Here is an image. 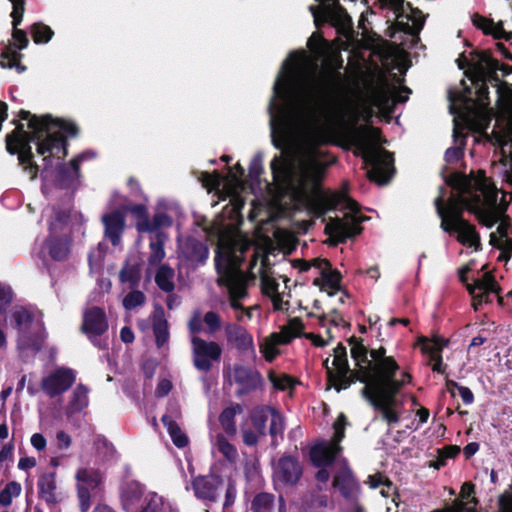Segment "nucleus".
Segmentation results:
<instances>
[{"label":"nucleus","instance_id":"nucleus-25","mask_svg":"<svg viewBox=\"0 0 512 512\" xmlns=\"http://www.w3.org/2000/svg\"><path fill=\"white\" fill-rule=\"evenodd\" d=\"M410 90L407 87H387L382 86L375 89L372 93L370 103L379 108L389 107L391 104L405 102L408 99Z\"/></svg>","mask_w":512,"mask_h":512},{"label":"nucleus","instance_id":"nucleus-28","mask_svg":"<svg viewBox=\"0 0 512 512\" xmlns=\"http://www.w3.org/2000/svg\"><path fill=\"white\" fill-rule=\"evenodd\" d=\"M179 249L182 262H187L193 268L203 264L209 254L207 247L194 239H188L185 242L180 241Z\"/></svg>","mask_w":512,"mask_h":512},{"label":"nucleus","instance_id":"nucleus-59","mask_svg":"<svg viewBox=\"0 0 512 512\" xmlns=\"http://www.w3.org/2000/svg\"><path fill=\"white\" fill-rule=\"evenodd\" d=\"M56 443L60 450L68 449L72 444V439L69 434L64 431H58L56 433Z\"/></svg>","mask_w":512,"mask_h":512},{"label":"nucleus","instance_id":"nucleus-18","mask_svg":"<svg viewBox=\"0 0 512 512\" xmlns=\"http://www.w3.org/2000/svg\"><path fill=\"white\" fill-rule=\"evenodd\" d=\"M13 40L14 46H8L2 52L0 56V66L2 68H15L17 72L22 73L25 71V67L21 65L20 60L22 55L17 51V49L22 50L28 45V38L26 33L23 30L17 29V27H13Z\"/></svg>","mask_w":512,"mask_h":512},{"label":"nucleus","instance_id":"nucleus-29","mask_svg":"<svg viewBox=\"0 0 512 512\" xmlns=\"http://www.w3.org/2000/svg\"><path fill=\"white\" fill-rule=\"evenodd\" d=\"M220 485L221 479L216 475L199 476L192 482L195 496L198 499L210 502L216 501Z\"/></svg>","mask_w":512,"mask_h":512},{"label":"nucleus","instance_id":"nucleus-37","mask_svg":"<svg viewBox=\"0 0 512 512\" xmlns=\"http://www.w3.org/2000/svg\"><path fill=\"white\" fill-rule=\"evenodd\" d=\"M68 252L69 245L66 238L54 239L51 237L40 252V255L45 258L46 254H48L55 260H62L68 255Z\"/></svg>","mask_w":512,"mask_h":512},{"label":"nucleus","instance_id":"nucleus-12","mask_svg":"<svg viewBox=\"0 0 512 512\" xmlns=\"http://www.w3.org/2000/svg\"><path fill=\"white\" fill-rule=\"evenodd\" d=\"M475 88L477 89V98L471 99L467 95L462 96L461 112L464 125L476 131H484L491 119L492 110L488 108V87L484 80H475Z\"/></svg>","mask_w":512,"mask_h":512},{"label":"nucleus","instance_id":"nucleus-15","mask_svg":"<svg viewBox=\"0 0 512 512\" xmlns=\"http://www.w3.org/2000/svg\"><path fill=\"white\" fill-rule=\"evenodd\" d=\"M194 366L201 371L211 369L213 362L221 358L222 348L214 341H206L200 337L193 336L191 339Z\"/></svg>","mask_w":512,"mask_h":512},{"label":"nucleus","instance_id":"nucleus-33","mask_svg":"<svg viewBox=\"0 0 512 512\" xmlns=\"http://www.w3.org/2000/svg\"><path fill=\"white\" fill-rule=\"evenodd\" d=\"M472 20L473 24L481 29L484 34L491 35L495 39L512 40V32L506 31L503 28L502 22L496 23L491 19L479 15H475Z\"/></svg>","mask_w":512,"mask_h":512},{"label":"nucleus","instance_id":"nucleus-45","mask_svg":"<svg viewBox=\"0 0 512 512\" xmlns=\"http://www.w3.org/2000/svg\"><path fill=\"white\" fill-rule=\"evenodd\" d=\"M398 24L405 26L408 33L416 35L422 29L424 18L421 12H412V15H400L398 17Z\"/></svg>","mask_w":512,"mask_h":512},{"label":"nucleus","instance_id":"nucleus-62","mask_svg":"<svg viewBox=\"0 0 512 512\" xmlns=\"http://www.w3.org/2000/svg\"><path fill=\"white\" fill-rule=\"evenodd\" d=\"M469 504V501L463 502V501H457L454 503V505L441 510V511H434V512H462L463 510H466L467 512H474L473 507L467 506Z\"/></svg>","mask_w":512,"mask_h":512},{"label":"nucleus","instance_id":"nucleus-60","mask_svg":"<svg viewBox=\"0 0 512 512\" xmlns=\"http://www.w3.org/2000/svg\"><path fill=\"white\" fill-rule=\"evenodd\" d=\"M203 318L200 312H195L189 321V330L191 333H198L202 330Z\"/></svg>","mask_w":512,"mask_h":512},{"label":"nucleus","instance_id":"nucleus-31","mask_svg":"<svg viewBox=\"0 0 512 512\" xmlns=\"http://www.w3.org/2000/svg\"><path fill=\"white\" fill-rule=\"evenodd\" d=\"M224 330L229 343L242 351L255 352L253 337L245 328L234 323H227Z\"/></svg>","mask_w":512,"mask_h":512},{"label":"nucleus","instance_id":"nucleus-32","mask_svg":"<svg viewBox=\"0 0 512 512\" xmlns=\"http://www.w3.org/2000/svg\"><path fill=\"white\" fill-rule=\"evenodd\" d=\"M39 497L48 505L53 506L61 499V494L57 490L56 473H43L37 483Z\"/></svg>","mask_w":512,"mask_h":512},{"label":"nucleus","instance_id":"nucleus-64","mask_svg":"<svg viewBox=\"0 0 512 512\" xmlns=\"http://www.w3.org/2000/svg\"><path fill=\"white\" fill-rule=\"evenodd\" d=\"M172 389V384L168 379H162L159 381L156 388V395L159 397L166 396Z\"/></svg>","mask_w":512,"mask_h":512},{"label":"nucleus","instance_id":"nucleus-42","mask_svg":"<svg viewBox=\"0 0 512 512\" xmlns=\"http://www.w3.org/2000/svg\"><path fill=\"white\" fill-rule=\"evenodd\" d=\"M419 342L422 352L427 354L430 359L441 356L442 350L448 344V341L440 336H434L431 339L423 337Z\"/></svg>","mask_w":512,"mask_h":512},{"label":"nucleus","instance_id":"nucleus-7","mask_svg":"<svg viewBox=\"0 0 512 512\" xmlns=\"http://www.w3.org/2000/svg\"><path fill=\"white\" fill-rule=\"evenodd\" d=\"M357 154L369 166L367 175L378 184H385L392 172V155L380 147L382 143L380 131L377 128L362 126L355 135Z\"/></svg>","mask_w":512,"mask_h":512},{"label":"nucleus","instance_id":"nucleus-47","mask_svg":"<svg viewBox=\"0 0 512 512\" xmlns=\"http://www.w3.org/2000/svg\"><path fill=\"white\" fill-rule=\"evenodd\" d=\"M268 379L277 390L286 391L294 387L295 381L289 375L284 373H278L276 371H269Z\"/></svg>","mask_w":512,"mask_h":512},{"label":"nucleus","instance_id":"nucleus-44","mask_svg":"<svg viewBox=\"0 0 512 512\" xmlns=\"http://www.w3.org/2000/svg\"><path fill=\"white\" fill-rule=\"evenodd\" d=\"M162 422H163L164 426L167 428V431H168L173 443L177 447L182 448L187 445V443H188L187 436L183 433L181 428L178 426V424L174 420H172L169 416L164 415L162 417Z\"/></svg>","mask_w":512,"mask_h":512},{"label":"nucleus","instance_id":"nucleus-14","mask_svg":"<svg viewBox=\"0 0 512 512\" xmlns=\"http://www.w3.org/2000/svg\"><path fill=\"white\" fill-rule=\"evenodd\" d=\"M329 359H326L324 364L327 369L328 380L337 391L346 389L350 386L353 380L350 379L349 366L347 361L346 348L338 345L334 349V355L331 362L332 366L328 365Z\"/></svg>","mask_w":512,"mask_h":512},{"label":"nucleus","instance_id":"nucleus-23","mask_svg":"<svg viewBox=\"0 0 512 512\" xmlns=\"http://www.w3.org/2000/svg\"><path fill=\"white\" fill-rule=\"evenodd\" d=\"M108 329L105 312L99 307H90L83 313L82 331L90 338L99 336Z\"/></svg>","mask_w":512,"mask_h":512},{"label":"nucleus","instance_id":"nucleus-40","mask_svg":"<svg viewBox=\"0 0 512 512\" xmlns=\"http://www.w3.org/2000/svg\"><path fill=\"white\" fill-rule=\"evenodd\" d=\"M143 507V512H177L171 502L153 492L145 496Z\"/></svg>","mask_w":512,"mask_h":512},{"label":"nucleus","instance_id":"nucleus-49","mask_svg":"<svg viewBox=\"0 0 512 512\" xmlns=\"http://www.w3.org/2000/svg\"><path fill=\"white\" fill-rule=\"evenodd\" d=\"M22 487L16 481L9 482L3 490L0 491V506L7 507L11 505L14 498L21 494Z\"/></svg>","mask_w":512,"mask_h":512},{"label":"nucleus","instance_id":"nucleus-22","mask_svg":"<svg viewBox=\"0 0 512 512\" xmlns=\"http://www.w3.org/2000/svg\"><path fill=\"white\" fill-rule=\"evenodd\" d=\"M131 212L137 218L136 227L139 232H157L160 228L172 225V219L165 213L159 212L150 222L147 219L146 208L143 205H135L131 208Z\"/></svg>","mask_w":512,"mask_h":512},{"label":"nucleus","instance_id":"nucleus-57","mask_svg":"<svg viewBox=\"0 0 512 512\" xmlns=\"http://www.w3.org/2000/svg\"><path fill=\"white\" fill-rule=\"evenodd\" d=\"M12 3L13 10L11 12V17L13 19L12 24L13 27H17L22 18L25 11L24 0H9Z\"/></svg>","mask_w":512,"mask_h":512},{"label":"nucleus","instance_id":"nucleus-54","mask_svg":"<svg viewBox=\"0 0 512 512\" xmlns=\"http://www.w3.org/2000/svg\"><path fill=\"white\" fill-rule=\"evenodd\" d=\"M511 161H512L511 152L509 151V153L507 154L505 147H502L500 162L504 169L503 170L504 179L506 180V182H508L509 184L512 185V168L510 166Z\"/></svg>","mask_w":512,"mask_h":512},{"label":"nucleus","instance_id":"nucleus-34","mask_svg":"<svg viewBox=\"0 0 512 512\" xmlns=\"http://www.w3.org/2000/svg\"><path fill=\"white\" fill-rule=\"evenodd\" d=\"M142 487L137 482H130L125 485L122 490L121 499L124 509L127 511H134L138 507L144 506L142 499Z\"/></svg>","mask_w":512,"mask_h":512},{"label":"nucleus","instance_id":"nucleus-27","mask_svg":"<svg viewBox=\"0 0 512 512\" xmlns=\"http://www.w3.org/2000/svg\"><path fill=\"white\" fill-rule=\"evenodd\" d=\"M467 290L473 297V305L477 309V305L482 302L489 301L491 293L497 294L499 287L491 274L486 273L482 278H478L472 284H467Z\"/></svg>","mask_w":512,"mask_h":512},{"label":"nucleus","instance_id":"nucleus-58","mask_svg":"<svg viewBox=\"0 0 512 512\" xmlns=\"http://www.w3.org/2000/svg\"><path fill=\"white\" fill-rule=\"evenodd\" d=\"M12 296L13 294L10 287L0 285V313L12 301Z\"/></svg>","mask_w":512,"mask_h":512},{"label":"nucleus","instance_id":"nucleus-20","mask_svg":"<svg viewBox=\"0 0 512 512\" xmlns=\"http://www.w3.org/2000/svg\"><path fill=\"white\" fill-rule=\"evenodd\" d=\"M497 126L512 139V87L504 84L497 89Z\"/></svg>","mask_w":512,"mask_h":512},{"label":"nucleus","instance_id":"nucleus-17","mask_svg":"<svg viewBox=\"0 0 512 512\" xmlns=\"http://www.w3.org/2000/svg\"><path fill=\"white\" fill-rule=\"evenodd\" d=\"M231 384L238 386L237 393L242 395L261 386L262 377L259 372L243 365H234L227 372Z\"/></svg>","mask_w":512,"mask_h":512},{"label":"nucleus","instance_id":"nucleus-41","mask_svg":"<svg viewBox=\"0 0 512 512\" xmlns=\"http://www.w3.org/2000/svg\"><path fill=\"white\" fill-rule=\"evenodd\" d=\"M242 412V407L239 404L227 407L219 417L220 424L226 434L230 437H235L237 427L235 424V416Z\"/></svg>","mask_w":512,"mask_h":512},{"label":"nucleus","instance_id":"nucleus-52","mask_svg":"<svg viewBox=\"0 0 512 512\" xmlns=\"http://www.w3.org/2000/svg\"><path fill=\"white\" fill-rule=\"evenodd\" d=\"M31 35L35 43H47L51 39L53 31L49 26L42 23H35L31 27Z\"/></svg>","mask_w":512,"mask_h":512},{"label":"nucleus","instance_id":"nucleus-5","mask_svg":"<svg viewBox=\"0 0 512 512\" xmlns=\"http://www.w3.org/2000/svg\"><path fill=\"white\" fill-rule=\"evenodd\" d=\"M250 247V241L235 229L221 233L218 239L216 269L218 282L227 288V298L230 307L235 311L239 322L251 320L257 305L245 308L248 298L247 279L241 270L244 252Z\"/></svg>","mask_w":512,"mask_h":512},{"label":"nucleus","instance_id":"nucleus-9","mask_svg":"<svg viewBox=\"0 0 512 512\" xmlns=\"http://www.w3.org/2000/svg\"><path fill=\"white\" fill-rule=\"evenodd\" d=\"M249 276L252 279L259 276L262 292L271 299L275 310L287 309L290 297L288 282L290 280L282 275L277 278L268 265L267 257L259 254L253 255Z\"/></svg>","mask_w":512,"mask_h":512},{"label":"nucleus","instance_id":"nucleus-35","mask_svg":"<svg viewBox=\"0 0 512 512\" xmlns=\"http://www.w3.org/2000/svg\"><path fill=\"white\" fill-rule=\"evenodd\" d=\"M366 483L371 489H379L382 497H392L393 508H397L396 487L386 476L381 473L370 475Z\"/></svg>","mask_w":512,"mask_h":512},{"label":"nucleus","instance_id":"nucleus-26","mask_svg":"<svg viewBox=\"0 0 512 512\" xmlns=\"http://www.w3.org/2000/svg\"><path fill=\"white\" fill-rule=\"evenodd\" d=\"M131 208L125 210H116L103 215L102 222L105 227V237L110 240L113 246L117 247L121 243V235L125 228V211H131Z\"/></svg>","mask_w":512,"mask_h":512},{"label":"nucleus","instance_id":"nucleus-8","mask_svg":"<svg viewBox=\"0 0 512 512\" xmlns=\"http://www.w3.org/2000/svg\"><path fill=\"white\" fill-rule=\"evenodd\" d=\"M9 325L17 332V343L20 350L37 351L40 349L45 338V328L43 315L39 310L16 308L9 316Z\"/></svg>","mask_w":512,"mask_h":512},{"label":"nucleus","instance_id":"nucleus-38","mask_svg":"<svg viewBox=\"0 0 512 512\" xmlns=\"http://www.w3.org/2000/svg\"><path fill=\"white\" fill-rule=\"evenodd\" d=\"M153 331L156 344L159 348L163 347L169 340L168 323L164 318V311L156 309L153 317Z\"/></svg>","mask_w":512,"mask_h":512},{"label":"nucleus","instance_id":"nucleus-13","mask_svg":"<svg viewBox=\"0 0 512 512\" xmlns=\"http://www.w3.org/2000/svg\"><path fill=\"white\" fill-rule=\"evenodd\" d=\"M304 326L299 318H293L283 325L279 332L271 333L259 343V351L268 362L274 361L280 355V346L289 344L294 338L299 337Z\"/></svg>","mask_w":512,"mask_h":512},{"label":"nucleus","instance_id":"nucleus-56","mask_svg":"<svg viewBox=\"0 0 512 512\" xmlns=\"http://www.w3.org/2000/svg\"><path fill=\"white\" fill-rule=\"evenodd\" d=\"M203 321L208 327L209 332L212 334L217 332L221 327V318L213 311L207 312L203 317Z\"/></svg>","mask_w":512,"mask_h":512},{"label":"nucleus","instance_id":"nucleus-11","mask_svg":"<svg viewBox=\"0 0 512 512\" xmlns=\"http://www.w3.org/2000/svg\"><path fill=\"white\" fill-rule=\"evenodd\" d=\"M293 266L300 272H310L313 276V285L327 293L328 296L341 293L340 301L344 302L345 293L341 286V274L332 268L328 260L322 258L298 259L293 261Z\"/></svg>","mask_w":512,"mask_h":512},{"label":"nucleus","instance_id":"nucleus-21","mask_svg":"<svg viewBox=\"0 0 512 512\" xmlns=\"http://www.w3.org/2000/svg\"><path fill=\"white\" fill-rule=\"evenodd\" d=\"M74 381L75 375L72 370L60 368L44 377L41 382V387L49 397H55L65 392Z\"/></svg>","mask_w":512,"mask_h":512},{"label":"nucleus","instance_id":"nucleus-61","mask_svg":"<svg viewBox=\"0 0 512 512\" xmlns=\"http://www.w3.org/2000/svg\"><path fill=\"white\" fill-rule=\"evenodd\" d=\"M235 498H236V485H235L234 481L229 480L228 486L226 489V494H225L224 506L225 507L231 506L234 503Z\"/></svg>","mask_w":512,"mask_h":512},{"label":"nucleus","instance_id":"nucleus-46","mask_svg":"<svg viewBox=\"0 0 512 512\" xmlns=\"http://www.w3.org/2000/svg\"><path fill=\"white\" fill-rule=\"evenodd\" d=\"M155 281L160 289L166 292L174 290V271L167 265H162L158 269Z\"/></svg>","mask_w":512,"mask_h":512},{"label":"nucleus","instance_id":"nucleus-39","mask_svg":"<svg viewBox=\"0 0 512 512\" xmlns=\"http://www.w3.org/2000/svg\"><path fill=\"white\" fill-rule=\"evenodd\" d=\"M88 403V390L83 385L77 386L74 389L72 397L67 405V415L71 416L75 413L82 411L88 406Z\"/></svg>","mask_w":512,"mask_h":512},{"label":"nucleus","instance_id":"nucleus-51","mask_svg":"<svg viewBox=\"0 0 512 512\" xmlns=\"http://www.w3.org/2000/svg\"><path fill=\"white\" fill-rule=\"evenodd\" d=\"M120 280L135 285L140 280V266L138 263L130 264L129 262L120 272Z\"/></svg>","mask_w":512,"mask_h":512},{"label":"nucleus","instance_id":"nucleus-3","mask_svg":"<svg viewBox=\"0 0 512 512\" xmlns=\"http://www.w3.org/2000/svg\"><path fill=\"white\" fill-rule=\"evenodd\" d=\"M351 355L355 361L357 379L365 383L363 396L382 412L389 423L399 420L395 410V395L407 383L411 376L401 371L395 359L386 355L385 348L373 349L368 356L363 344L354 342Z\"/></svg>","mask_w":512,"mask_h":512},{"label":"nucleus","instance_id":"nucleus-10","mask_svg":"<svg viewBox=\"0 0 512 512\" xmlns=\"http://www.w3.org/2000/svg\"><path fill=\"white\" fill-rule=\"evenodd\" d=\"M236 169L239 171V175L232 173L229 178L225 181L218 173H203L201 176V182L208 191L215 190L219 200H230V210L227 212L230 214V218L237 219L244 205V199L242 193L245 190V185L240 179L244 170L239 164L236 165Z\"/></svg>","mask_w":512,"mask_h":512},{"label":"nucleus","instance_id":"nucleus-2","mask_svg":"<svg viewBox=\"0 0 512 512\" xmlns=\"http://www.w3.org/2000/svg\"><path fill=\"white\" fill-rule=\"evenodd\" d=\"M448 184L455 190L444 204V196L435 200L437 213L441 218V228L445 232L457 233V240L464 246L478 250L480 238L474 226L462 218L464 209L476 214L480 222L492 227L501 217L503 208L497 203L498 192L490 186L484 174L471 179L463 175H452Z\"/></svg>","mask_w":512,"mask_h":512},{"label":"nucleus","instance_id":"nucleus-53","mask_svg":"<svg viewBox=\"0 0 512 512\" xmlns=\"http://www.w3.org/2000/svg\"><path fill=\"white\" fill-rule=\"evenodd\" d=\"M145 302V295L141 291H132L123 299V306L127 310L141 306Z\"/></svg>","mask_w":512,"mask_h":512},{"label":"nucleus","instance_id":"nucleus-63","mask_svg":"<svg viewBox=\"0 0 512 512\" xmlns=\"http://www.w3.org/2000/svg\"><path fill=\"white\" fill-rule=\"evenodd\" d=\"M31 445L37 451H43L46 448L47 441L41 433H34L30 438Z\"/></svg>","mask_w":512,"mask_h":512},{"label":"nucleus","instance_id":"nucleus-55","mask_svg":"<svg viewBox=\"0 0 512 512\" xmlns=\"http://www.w3.org/2000/svg\"><path fill=\"white\" fill-rule=\"evenodd\" d=\"M252 426L253 429L246 426L242 428L243 442L249 446L255 445L259 438L265 435V433H259V429L253 424Z\"/></svg>","mask_w":512,"mask_h":512},{"label":"nucleus","instance_id":"nucleus-50","mask_svg":"<svg viewBox=\"0 0 512 512\" xmlns=\"http://www.w3.org/2000/svg\"><path fill=\"white\" fill-rule=\"evenodd\" d=\"M461 129V126L457 122H455L454 138L457 146L451 147L446 150L445 159L449 163L457 161L462 155V146L464 145V142L462 138H459Z\"/></svg>","mask_w":512,"mask_h":512},{"label":"nucleus","instance_id":"nucleus-43","mask_svg":"<svg viewBox=\"0 0 512 512\" xmlns=\"http://www.w3.org/2000/svg\"><path fill=\"white\" fill-rule=\"evenodd\" d=\"M212 450L213 452H219L230 462H234L238 457V452L235 446L222 434H217L215 439L212 441Z\"/></svg>","mask_w":512,"mask_h":512},{"label":"nucleus","instance_id":"nucleus-36","mask_svg":"<svg viewBox=\"0 0 512 512\" xmlns=\"http://www.w3.org/2000/svg\"><path fill=\"white\" fill-rule=\"evenodd\" d=\"M253 512H284V502L282 498L277 501L269 493L258 494L252 502Z\"/></svg>","mask_w":512,"mask_h":512},{"label":"nucleus","instance_id":"nucleus-24","mask_svg":"<svg viewBox=\"0 0 512 512\" xmlns=\"http://www.w3.org/2000/svg\"><path fill=\"white\" fill-rule=\"evenodd\" d=\"M270 422V433L276 435L283 430V419L279 413L269 407H260L253 410L252 424L259 429V433H265L266 422Z\"/></svg>","mask_w":512,"mask_h":512},{"label":"nucleus","instance_id":"nucleus-4","mask_svg":"<svg viewBox=\"0 0 512 512\" xmlns=\"http://www.w3.org/2000/svg\"><path fill=\"white\" fill-rule=\"evenodd\" d=\"M19 117L20 120L27 121V127L32 135L24 129L23 124H19L7 135L6 148L11 154H18L19 164L33 180L38 174V166L32 160L30 141L36 143L37 152L44 156L45 161L49 157L60 159L66 155L65 137L74 136L77 128L73 123L52 120L48 116L37 117L29 111H21Z\"/></svg>","mask_w":512,"mask_h":512},{"label":"nucleus","instance_id":"nucleus-30","mask_svg":"<svg viewBox=\"0 0 512 512\" xmlns=\"http://www.w3.org/2000/svg\"><path fill=\"white\" fill-rule=\"evenodd\" d=\"M302 469L297 460L283 457L275 467L274 479L277 483L294 484L300 478Z\"/></svg>","mask_w":512,"mask_h":512},{"label":"nucleus","instance_id":"nucleus-16","mask_svg":"<svg viewBox=\"0 0 512 512\" xmlns=\"http://www.w3.org/2000/svg\"><path fill=\"white\" fill-rule=\"evenodd\" d=\"M316 1L319 2L318 6H310L316 25L322 22H331L334 25L345 26L350 22V17L337 0Z\"/></svg>","mask_w":512,"mask_h":512},{"label":"nucleus","instance_id":"nucleus-48","mask_svg":"<svg viewBox=\"0 0 512 512\" xmlns=\"http://www.w3.org/2000/svg\"><path fill=\"white\" fill-rule=\"evenodd\" d=\"M164 240H165L164 235L162 233H158V232L156 234V238L151 240V242H150L151 253H150V257H149L150 265L158 264L164 259V257H165V252L163 249Z\"/></svg>","mask_w":512,"mask_h":512},{"label":"nucleus","instance_id":"nucleus-6","mask_svg":"<svg viewBox=\"0 0 512 512\" xmlns=\"http://www.w3.org/2000/svg\"><path fill=\"white\" fill-rule=\"evenodd\" d=\"M346 426V419L343 414H340L336 422L334 423V437L331 441H321L315 444L310 451V458L313 464L317 467H325L332 463L333 460L336 462V470L333 479V487L338 489L340 493L349 497L356 491L357 485L349 469L345 459H340L339 454L342 448L339 446V442L344 437V429ZM316 478L320 485L318 487V494H314L312 497V508H325L328 506L330 500L328 495L320 494L323 487H327L328 480L330 478L329 472L322 468L318 471Z\"/></svg>","mask_w":512,"mask_h":512},{"label":"nucleus","instance_id":"nucleus-19","mask_svg":"<svg viewBox=\"0 0 512 512\" xmlns=\"http://www.w3.org/2000/svg\"><path fill=\"white\" fill-rule=\"evenodd\" d=\"M76 480L78 484L81 511L87 512L90 507L89 489L98 487L101 483L102 475L97 469L84 467L77 471Z\"/></svg>","mask_w":512,"mask_h":512},{"label":"nucleus","instance_id":"nucleus-1","mask_svg":"<svg viewBox=\"0 0 512 512\" xmlns=\"http://www.w3.org/2000/svg\"><path fill=\"white\" fill-rule=\"evenodd\" d=\"M312 55L293 52L283 63L269 105L273 144L281 149L271 162L278 205L283 209H307L315 215L339 210L325 231L334 243L361 232L358 205L343 193L321 188L325 168L331 163L321 146L351 136L370 107L361 94L349 90L342 73L324 61L326 43L317 34L308 40Z\"/></svg>","mask_w":512,"mask_h":512}]
</instances>
